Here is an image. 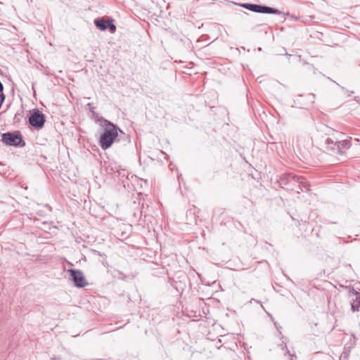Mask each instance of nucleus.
Masks as SVG:
<instances>
[{"mask_svg": "<svg viewBox=\"0 0 360 360\" xmlns=\"http://www.w3.org/2000/svg\"><path fill=\"white\" fill-rule=\"evenodd\" d=\"M101 127L103 129V133L99 139V145L103 150L109 148L118 136V130L122 131L112 122L108 120H101Z\"/></svg>", "mask_w": 360, "mask_h": 360, "instance_id": "f257e3e1", "label": "nucleus"}, {"mask_svg": "<svg viewBox=\"0 0 360 360\" xmlns=\"http://www.w3.org/2000/svg\"><path fill=\"white\" fill-rule=\"evenodd\" d=\"M1 141L6 145L22 147L25 146V142L22 140V136L19 131L13 132H6L2 134Z\"/></svg>", "mask_w": 360, "mask_h": 360, "instance_id": "f03ea898", "label": "nucleus"}, {"mask_svg": "<svg viewBox=\"0 0 360 360\" xmlns=\"http://www.w3.org/2000/svg\"><path fill=\"white\" fill-rule=\"evenodd\" d=\"M241 6L255 13L276 15H279L281 13V12L279 10L266 6H262L252 4H243L241 5Z\"/></svg>", "mask_w": 360, "mask_h": 360, "instance_id": "7ed1b4c3", "label": "nucleus"}, {"mask_svg": "<svg viewBox=\"0 0 360 360\" xmlns=\"http://www.w3.org/2000/svg\"><path fill=\"white\" fill-rule=\"evenodd\" d=\"M45 122V115L38 109H34L32 115L29 117L30 124L36 129H41L44 127Z\"/></svg>", "mask_w": 360, "mask_h": 360, "instance_id": "20e7f679", "label": "nucleus"}, {"mask_svg": "<svg viewBox=\"0 0 360 360\" xmlns=\"http://www.w3.org/2000/svg\"><path fill=\"white\" fill-rule=\"evenodd\" d=\"M68 272L70 275L71 280L74 282L76 287L84 288L88 285L82 271L77 269H68Z\"/></svg>", "mask_w": 360, "mask_h": 360, "instance_id": "39448f33", "label": "nucleus"}, {"mask_svg": "<svg viewBox=\"0 0 360 360\" xmlns=\"http://www.w3.org/2000/svg\"><path fill=\"white\" fill-rule=\"evenodd\" d=\"M112 20H105L104 18H97L94 20L95 25L101 30L105 31L108 29L112 33L116 30V26L112 23Z\"/></svg>", "mask_w": 360, "mask_h": 360, "instance_id": "423d86ee", "label": "nucleus"}, {"mask_svg": "<svg viewBox=\"0 0 360 360\" xmlns=\"http://www.w3.org/2000/svg\"><path fill=\"white\" fill-rule=\"evenodd\" d=\"M335 134H338V132L333 131V138L327 137L324 141L326 149L333 154H336V147L338 145V139L334 136Z\"/></svg>", "mask_w": 360, "mask_h": 360, "instance_id": "0eeeda50", "label": "nucleus"}, {"mask_svg": "<svg viewBox=\"0 0 360 360\" xmlns=\"http://www.w3.org/2000/svg\"><path fill=\"white\" fill-rule=\"evenodd\" d=\"M351 146L350 142L347 140L339 141L336 147V154L343 155Z\"/></svg>", "mask_w": 360, "mask_h": 360, "instance_id": "6e6552de", "label": "nucleus"}, {"mask_svg": "<svg viewBox=\"0 0 360 360\" xmlns=\"http://www.w3.org/2000/svg\"><path fill=\"white\" fill-rule=\"evenodd\" d=\"M352 293L356 296V300L353 301V302L351 304L352 310L353 311H359V307H360V301L358 300V299L360 297L359 292L356 291H354L353 290Z\"/></svg>", "mask_w": 360, "mask_h": 360, "instance_id": "1a4fd4ad", "label": "nucleus"}, {"mask_svg": "<svg viewBox=\"0 0 360 360\" xmlns=\"http://www.w3.org/2000/svg\"><path fill=\"white\" fill-rule=\"evenodd\" d=\"M296 178L295 176L291 174H285L283 176H282L280 179V184H283V185H286L288 184V181L290 180V179H295ZM297 181L299 180V177H297Z\"/></svg>", "mask_w": 360, "mask_h": 360, "instance_id": "9d476101", "label": "nucleus"}, {"mask_svg": "<svg viewBox=\"0 0 360 360\" xmlns=\"http://www.w3.org/2000/svg\"><path fill=\"white\" fill-rule=\"evenodd\" d=\"M92 112V117L95 120V122L99 124L101 127V123L102 122L101 120H107L106 119L103 118V117H101L97 112H94V110H91Z\"/></svg>", "mask_w": 360, "mask_h": 360, "instance_id": "9b49d317", "label": "nucleus"}, {"mask_svg": "<svg viewBox=\"0 0 360 360\" xmlns=\"http://www.w3.org/2000/svg\"><path fill=\"white\" fill-rule=\"evenodd\" d=\"M288 354L290 360H296L297 357L292 354H290L289 351L285 352V355Z\"/></svg>", "mask_w": 360, "mask_h": 360, "instance_id": "f8f14e48", "label": "nucleus"}, {"mask_svg": "<svg viewBox=\"0 0 360 360\" xmlns=\"http://www.w3.org/2000/svg\"><path fill=\"white\" fill-rule=\"evenodd\" d=\"M3 91H4V86L1 83V82L0 81V95L1 96L4 95Z\"/></svg>", "mask_w": 360, "mask_h": 360, "instance_id": "ddd939ff", "label": "nucleus"}, {"mask_svg": "<svg viewBox=\"0 0 360 360\" xmlns=\"http://www.w3.org/2000/svg\"><path fill=\"white\" fill-rule=\"evenodd\" d=\"M252 302H257V303H259L260 304V302L259 300H257L255 299H253L252 298L250 300V302L252 303Z\"/></svg>", "mask_w": 360, "mask_h": 360, "instance_id": "4468645a", "label": "nucleus"}, {"mask_svg": "<svg viewBox=\"0 0 360 360\" xmlns=\"http://www.w3.org/2000/svg\"><path fill=\"white\" fill-rule=\"evenodd\" d=\"M51 360H60V359L59 357L54 356L51 358Z\"/></svg>", "mask_w": 360, "mask_h": 360, "instance_id": "2eb2a0df", "label": "nucleus"}, {"mask_svg": "<svg viewBox=\"0 0 360 360\" xmlns=\"http://www.w3.org/2000/svg\"><path fill=\"white\" fill-rule=\"evenodd\" d=\"M274 326H276V327L277 328L278 330V331H279V333H281V331H280L279 328H281V327H279V328H278V327L276 326V323H274Z\"/></svg>", "mask_w": 360, "mask_h": 360, "instance_id": "dca6fc26", "label": "nucleus"}, {"mask_svg": "<svg viewBox=\"0 0 360 360\" xmlns=\"http://www.w3.org/2000/svg\"><path fill=\"white\" fill-rule=\"evenodd\" d=\"M266 314L271 317V319H273L272 315H271L269 312H266Z\"/></svg>", "mask_w": 360, "mask_h": 360, "instance_id": "f3484780", "label": "nucleus"}, {"mask_svg": "<svg viewBox=\"0 0 360 360\" xmlns=\"http://www.w3.org/2000/svg\"><path fill=\"white\" fill-rule=\"evenodd\" d=\"M281 347H282V349H284V347H285V345H281Z\"/></svg>", "mask_w": 360, "mask_h": 360, "instance_id": "a211bd4d", "label": "nucleus"}, {"mask_svg": "<svg viewBox=\"0 0 360 360\" xmlns=\"http://www.w3.org/2000/svg\"><path fill=\"white\" fill-rule=\"evenodd\" d=\"M261 307H262L264 310H265V309H264V306H263L262 304H261Z\"/></svg>", "mask_w": 360, "mask_h": 360, "instance_id": "6ab92c4d", "label": "nucleus"}]
</instances>
